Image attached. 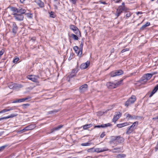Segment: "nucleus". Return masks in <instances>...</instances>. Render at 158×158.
Returning a JSON list of instances; mask_svg holds the SVG:
<instances>
[{"label":"nucleus","mask_w":158,"mask_h":158,"mask_svg":"<svg viewBox=\"0 0 158 158\" xmlns=\"http://www.w3.org/2000/svg\"><path fill=\"white\" fill-rule=\"evenodd\" d=\"M12 102L13 103H18V102H19V101L18 99L17 100H16L13 101Z\"/></svg>","instance_id":"052dcab7"},{"label":"nucleus","mask_w":158,"mask_h":158,"mask_svg":"<svg viewBox=\"0 0 158 158\" xmlns=\"http://www.w3.org/2000/svg\"><path fill=\"white\" fill-rule=\"evenodd\" d=\"M136 100V98L135 96L133 95L131 97L129 98L125 102V105L127 107L133 103Z\"/></svg>","instance_id":"f257e3e1"},{"label":"nucleus","mask_w":158,"mask_h":158,"mask_svg":"<svg viewBox=\"0 0 158 158\" xmlns=\"http://www.w3.org/2000/svg\"><path fill=\"white\" fill-rule=\"evenodd\" d=\"M120 1V0H118L116 1L115 2H116V3H118V2H119V1Z\"/></svg>","instance_id":"774afa93"},{"label":"nucleus","mask_w":158,"mask_h":158,"mask_svg":"<svg viewBox=\"0 0 158 158\" xmlns=\"http://www.w3.org/2000/svg\"><path fill=\"white\" fill-rule=\"evenodd\" d=\"M8 111V110L7 109H4L0 111V114L1 113H4Z\"/></svg>","instance_id":"37998d69"},{"label":"nucleus","mask_w":158,"mask_h":158,"mask_svg":"<svg viewBox=\"0 0 158 158\" xmlns=\"http://www.w3.org/2000/svg\"><path fill=\"white\" fill-rule=\"evenodd\" d=\"M58 112V110H53V111H50L49 112H50V113H56V112Z\"/></svg>","instance_id":"603ef678"},{"label":"nucleus","mask_w":158,"mask_h":158,"mask_svg":"<svg viewBox=\"0 0 158 158\" xmlns=\"http://www.w3.org/2000/svg\"><path fill=\"white\" fill-rule=\"evenodd\" d=\"M27 78L33 82H37L38 79L39 77L38 76L31 75L28 76Z\"/></svg>","instance_id":"20e7f679"},{"label":"nucleus","mask_w":158,"mask_h":158,"mask_svg":"<svg viewBox=\"0 0 158 158\" xmlns=\"http://www.w3.org/2000/svg\"><path fill=\"white\" fill-rule=\"evenodd\" d=\"M78 49L79 48L77 46H75L73 47V49L76 52L77 54L78 53V52H79V51L78 50Z\"/></svg>","instance_id":"e433bc0d"},{"label":"nucleus","mask_w":158,"mask_h":158,"mask_svg":"<svg viewBox=\"0 0 158 158\" xmlns=\"http://www.w3.org/2000/svg\"><path fill=\"white\" fill-rule=\"evenodd\" d=\"M144 76L148 80L152 77V75L150 73H147Z\"/></svg>","instance_id":"cd10ccee"},{"label":"nucleus","mask_w":158,"mask_h":158,"mask_svg":"<svg viewBox=\"0 0 158 158\" xmlns=\"http://www.w3.org/2000/svg\"><path fill=\"white\" fill-rule=\"evenodd\" d=\"M39 6L41 7H43L44 6V3L42 2H41Z\"/></svg>","instance_id":"13d9d810"},{"label":"nucleus","mask_w":158,"mask_h":158,"mask_svg":"<svg viewBox=\"0 0 158 158\" xmlns=\"http://www.w3.org/2000/svg\"><path fill=\"white\" fill-rule=\"evenodd\" d=\"M26 12V10L23 9L21 8L18 9V13H20V14L23 15V14H25Z\"/></svg>","instance_id":"393cba45"},{"label":"nucleus","mask_w":158,"mask_h":158,"mask_svg":"<svg viewBox=\"0 0 158 158\" xmlns=\"http://www.w3.org/2000/svg\"><path fill=\"white\" fill-rule=\"evenodd\" d=\"M153 89L156 92L157 91L158 89V84L155 86Z\"/></svg>","instance_id":"49530a36"},{"label":"nucleus","mask_w":158,"mask_h":158,"mask_svg":"<svg viewBox=\"0 0 158 158\" xmlns=\"http://www.w3.org/2000/svg\"><path fill=\"white\" fill-rule=\"evenodd\" d=\"M25 15H26L29 18H32V15L31 13H27L25 14Z\"/></svg>","instance_id":"58836bf2"},{"label":"nucleus","mask_w":158,"mask_h":158,"mask_svg":"<svg viewBox=\"0 0 158 158\" xmlns=\"http://www.w3.org/2000/svg\"><path fill=\"white\" fill-rule=\"evenodd\" d=\"M111 124L109 123L107 124H103L100 125H95L94 126V128L102 127L105 128L107 127L110 126Z\"/></svg>","instance_id":"dca6fc26"},{"label":"nucleus","mask_w":158,"mask_h":158,"mask_svg":"<svg viewBox=\"0 0 158 158\" xmlns=\"http://www.w3.org/2000/svg\"><path fill=\"white\" fill-rule=\"evenodd\" d=\"M120 148L118 147L110 150V151L112 152L113 153H119L120 152L119 150Z\"/></svg>","instance_id":"a211bd4d"},{"label":"nucleus","mask_w":158,"mask_h":158,"mask_svg":"<svg viewBox=\"0 0 158 158\" xmlns=\"http://www.w3.org/2000/svg\"><path fill=\"white\" fill-rule=\"evenodd\" d=\"M123 81V80L122 79L120 80L119 81H118L116 83H114L115 85V87L116 88L119 86H120L122 83Z\"/></svg>","instance_id":"a878e982"},{"label":"nucleus","mask_w":158,"mask_h":158,"mask_svg":"<svg viewBox=\"0 0 158 158\" xmlns=\"http://www.w3.org/2000/svg\"><path fill=\"white\" fill-rule=\"evenodd\" d=\"M106 86L109 89H113L115 88L114 83L111 82H109L106 83Z\"/></svg>","instance_id":"2eb2a0df"},{"label":"nucleus","mask_w":158,"mask_h":158,"mask_svg":"<svg viewBox=\"0 0 158 158\" xmlns=\"http://www.w3.org/2000/svg\"><path fill=\"white\" fill-rule=\"evenodd\" d=\"M148 80L147 79L145 76H144L141 78L139 81L142 84H143L147 82Z\"/></svg>","instance_id":"4be33fe9"},{"label":"nucleus","mask_w":158,"mask_h":158,"mask_svg":"<svg viewBox=\"0 0 158 158\" xmlns=\"http://www.w3.org/2000/svg\"><path fill=\"white\" fill-rule=\"evenodd\" d=\"M3 51L2 50L0 51V57H1V56L3 54Z\"/></svg>","instance_id":"864d4df0"},{"label":"nucleus","mask_w":158,"mask_h":158,"mask_svg":"<svg viewBox=\"0 0 158 158\" xmlns=\"http://www.w3.org/2000/svg\"><path fill=\"white\" fill-rule=\"evenodd\" d=\"M93 126V124H85L83 126V129L84 130H87Z\"/></svg>","instance_id":"5701e85b"},{"label":"nucleus","mask_w":158,"mask_h":158,"mask_svg":"<svg viewBox=\"0 0 158 158\" xmlns=\"http://www.w3.org/2000/svg\"><path fill=\"white\" fill-rule=\"evenodd\" d=\"M125 115L127 118H128L129 119H137L139 117L134 115H131L129 114H126Z\"/></svg>","instance_id":"f3484780"},{"label":"nucleus","mask_w":158,"mask_h":158,"mask_svg":"<svg viewBox=\"0 0 158 158\" xmlns=\"http://www.w3.org/2000/svg\"><path fill=\"white\" fill-rule=\"evenodd\" d=\"M153 119H158V116L156 117L153 118Z\"/></svg>","instance_id":"338daca9"},{"label":"nucleus","mask_w":158,"mask_h":158,"mask_svg":"<svg viewBox=\"0 0 158 158\" xmlns=\"http://www.w3.org/2000/svg\"><path fill=\"white\" fill-rule=\"evenodd\" d=\"M122 113L120 112H118L117 114H115L112 119L113 121L115 123L121 116Z\"/></svg>","instance_id":"9b49d317"},{"label":"nucleus","mask_w":158,"mask_h":158,"mask_svg":"<svg viewBox=\"0 0 158 158\" xmlns=\"http://www.w3.org/2000/svg\"><path fill=\"white\" fill-rule=\"evenodd\" d=\"M89 64L90 62L89 61H87L85 63L82 64L80 66V68L82 69H85L88 67Z\"/></svg>","instance_id":"9d476101"},{"label":"nucleus","mask_w":158,"mask_h":158,"mask_svg":"<svg viewBox=\"0 0 158 158\" xmlns=\"http://www.w3.org/2000/svg\"><path fill=\"white\" fill-rule=\"evenodd\" d=\"M71 37L75 40H77L78 39V37L74 34H71Z\"/></svg>","instance_id":"f704fd0d"},{"label":"nucleus","mask_w":158,"mask_h":158,"mask_svg":"<svg viewBox=\"0 0 158 158\" xmlns=\"http://www.w3.org/2000/svg\"><path fill=\"white\" fill-rule=\"evenodd\" d=\"M83 47V43L81 42V44L80 45L79 50L78 52V55H81L82 54V51Z\"/></svg>","instance_id":"aec40b11"},{"label":"nucleus","mask_w":158,"mask_h":158,"mask_svg":"<svg viewBox=\"0 0 158 158\" xmlns=\"http://www.w3.org/2000/svg\"><path fill=\"white\" fill-rule=\"evenodd\" d=\"M29 104H23L22 105V106H29Z\"/></svg>","instance_id":"0e129e2a"},{"label":"nucleus","mask_w":158,"mask_h":158,"mask_svg":"<svg viewBox=\"0 0 158 158\" xmlns=\"http://www.w3.org/2000/svg\"><path fill=\"white\" fill-rule=\"evenodd\" d=\"M70 1L73 4H75L76 3L77 0H70Z\"/></svg>","instance_id":"3c124183"},{"label":"nucleus","mask_w":158,"mask_h":158,"mask_svg":"<svg viewBox=\"0 0 158 158\" xmlns=\"http://www.w3.org/2000/svg\"><path fill=\"white\" fill-rule=\"evenodd\" d=\"M88 85L85 84L81 86L79 88L80 91L81 93H83L87 90Z\"/></svg>","instance_id":"f8f14e48"},{"label":"nucleus","mask_w":158,"mask_h":158,"mask_svg":"<svg viewBox=\"0 0 158 158\" xmlns=\"http://www.w3.org/2000/svg\"><path fill=\"white\" fill-rule=\"evenodd\" d=\"M135 129L133 128H132L130 126V127L128 128L127 131L126 132V134H130Z\"/></svg>","instance_id":"b1692460"},{"label":"nucleus","mask_w":158,"mask_h":158,"mask_svg":"<svg viewBox=\"0 0 158 158\" xmlns=\"http://www.w3.org/2000/svg\"><path fill=\"white\" fill-rule=\"evenodd\" d=\"M30 98H31L30 97H26V98H22L21 99H18V100L19 101V102H23L24 101H25L26 100H27L29 99H30Z\"/></svg>","instance_id":"c85d7f7f"},{"label":"nucleus","mask_w":158,"mask_h":158,"mask_svg":"<svg viewBox=\"0 0 158 158\" xmlns=\"http://www.w3.org/2000/svg\"><path fill=\"white\" fill-rule=\"evenodd\" d=\"M105 133L104 132L102 133L100 135L101 138H102L105 135Z\"/></svg>","instance_id":"8fccbe9b"},{"label":"nucleus","mask_w":158,"mask_h":158,"mask_svg":"<svg viewBox=\"0 0 158 158\" xmlns=\"http://www.w3.org/2000/svg\"><path fill=\"white\" fill-rule=\"evenodd\" d=\"M50 14V16L51 17L54 18L55 17V15L54 14V13L53 12L51 11L49 13Z\"/></svg>","instance_id":"4c0bfd02"},{"label":"nucleus","mask_w":158,"mask_h":158,"mask_svg":"<svg viewBox=\"0 0 158 158\" xmlns=\"http://www.w3.org/2000/svg\"><path fill=\"white\" fill-rule=\"evenodd\" d=\"M123 10L122 6H120L118 7V8L115 14V15L117 16V18L120 15V14L122 13Z\"/></svg>","instance_id":"6e6552de"},{"label":"nucleus","mask_w":158,"mask_h":158,"mask_svg":"<svg viewBox=\"0 0 158 158\" xmlns=\"http://www.w3.org/2000/svg\"><path fill=\"white\" fill-rule=\"evenodd\" d=\"M18 29V27L15 22L12 23V31L15 34H16Z\"/></svg>","instance_id":"ddd939ff"},{"label":"nucleus","mask_w":158,"mask_h":158,"mask_svg":"<svg viewBox=\"0 0 158 158\" xmlns=\"http://www.w3.org/2000/svg\"><path fill=\"white\" fill-rule=\"evenodd\" d=\"M146 27L144 25H143L140 28V30H143L145 29V28Z\"/></svg>","instance_id":"09e8293b"},{"label":"nucleus","mask_w":158,"mask_h":158,"mask_svg":"<svg viewBox=\"0 0 158 158\" xmlns=\"http://www.w3.org/2000/svg\"><path fill=\"white\" fill-rule=\"evenodd\" d=\"M7 119L6 117L0 118V121L1 120H3L4 119Z\"/></svg>","instance_id":"bf43d9fd"},{"label":"nucleus","mask_w":158,"mask_h":158,"mask_svg":"<svg viewBox=\"0 0 158 158\" xmlns=\"http://www.w3.org/2000/svg\"><path fill=\"white\" fill-rule=\"evenodd\" d=\"M123 9H124L123 11H126L127 10V9L124 6H123Z\"/></svg>","instance_id":"4d7b16f0"},{"label":"nucleus","mask_w":158,"mask_h":158,"mask_svg":"<svg viewBox=\"0 0 158 158\" xmlns=\"http://www.w3.org/2000/svg\"><path fill=\"white\" fill-rule=\"evenodd\" d=\"M124 139L120 136H118L114 137L113 140H116L118 143H122L124 141Z\"/></svg>","instance_id":"39448f33"},{"label":"nucleus","mask_w":158,"mask_h":158,"mask_svg":"<svg viewBox=\"0 0 158 158\" xmlns=\"http://www.w3.org/2000/svg\"><path fill=\"white\" fill-rule=\"evenodd\" d=\"M25 0H20V1L21 3H23Z\"/></svg>","instance_id":"69168bd1"},{"label":"nucleus","mask_w":158,"mask_h":158,"mask_svg":"<svg viewBox=\"0 0 158 158\" xmlns=\"http://www.w3.org/2000/svg\"><path fill=\"white\" fill-rule=\"evenodd\" d=\"M11 10L13 12V15H14V14H17L18 12V9L14 7H12L11 8Z\"/></svg>","instance_id":"6ab92c4d"},{"label":"nucleus","mask_w":158,"mask_h":158,"mask_svg":"<svg viewBox=\"0 0 158 158\" xmlns=\"http://www.w3.org/2000/svg\"><path fill=\"white\" fill-rule=\"evenodd\" d=\"M8 108H9V109H8V111L13 110L14 109V108L13 107H9Z\"/></svg>","instance_id":"6e6d98bb"},{"label":"nucleus","mask_w":158,"mask_h":158,"mask_svg":"<svg viewBox=\"0 0 158 158\" xmlns=\"http://www.w3.org/2000/svg\"><path fill=\"white\" fill-rule=\"evenodd\" d=\"M14 17L15 19L18 21H22L24 17L23 15L20 14H14Z\"/></svg>","instance_id":"423d86ee"},{"label":"nucleus","mask_w":158,"mask_h":158,"mask_svg":"<svg viewBox=\"0 0 158 158\" xmlns=\"http://www.w3.org/2000/svg\"><path fill=\"white\" fill-rule=\"evenodd\" d=\"M131 14L129 12H127L126 16L127 18H129L131 15Z\"/></svg>","instance_id":"a19ab883"},{"label":"nucleus","mask_w":158,"mask_h":158,"mask_svg":"<svg viewBox=\"0 0 158 158\" xmlns=\"http://www.w3.org/2000/svg\"><path fill=\"white\" fill-rule=\"evenodd\" d=\"M19 60V58L18 57H16L13 60V62L14 63H16Z\"/></svg>","instance_id":"ea45409f"},{"label":"nucleus","mask_w":158,"mask_h":158,"mask_svg":"<svg viewBox=\"0 0 158 158\" xmlns=\"http://www.w3.org/2000/svg\"><path fill=\"white\" fill-rule=\"evenodd\" d=\"M138 124V122L136 121L133 123V124L131 126V127L135 129L136 127Z\"/></svg>","instance_id":"bb28decb"},{"label":"nucleus","mask_w":158,"mask_h":158,"mask_svg":"<svg viewBox=\"0 0 158 158\" xmlns=\"http://www.w3.org/2000/svg\"><path fill=\"white\" fill-rule=\"evenodd\" d=\"M18 115V114H10V116H6L7 119L10 118H13L15 117H16Z\"/></svg>","instance_id":"2f4dec72"},{"label":"nucleus","mask_w":158,"mask_h":158,"mask_svg":"<svg viewBox=\"0 0 158 158\" xmlns=\"http://www.w3.org/2000/svg\"><path fill=\"white\" fill-rule=\"evenodd\" d=\"M91 144V143L89 142L86 143H82L81 144V145L83 146H89Z\"/></svg>","instance_id":"473e14b6"},{"label":"nucleus","mask_w":158,"mask_h":158,"mask_svg":"<svg viewBox=\"0 0 158 158\" xmlns=\"http://www.w3.org/2000/svg\"><path fill=\"white\" fill-rule=\"evenodd\" d=\"M156 93L155 91H154V89L152 91L150 94V95H149V97H151L152 96V95Z\"/></svg>","instance_id":"c03bdc74"},{"label":"nucleus","mask_w":158,"mask_h":158,"mask_svg":"<svg viewBox=\"0 0 158 158\" xmlns=\"http://www.w3.org/2000/svg\"><path fill=\"white\" fill-rule=\"evenodd\" d=\"M137 14L138 15L139 14H142V12H136Z\"/></svg>","instance_id":"e2e57ef3"},{"label":"nucleus","mask_w":158,"mask_h":158,"mask_svg":"<svg viewBox=\"0 0 158 158\" xmlns=\"http://www.w3.org/2000/svg\"><path fill=\"white\" fill-rule=\"evenodd\" d=\"M15 84H13L12 83H11L9 85V88L10 89H13L15 87Z\"/></svg>","instance_id":"72a5a7b5"},{"label":"nucleus","mask_w":158,"mask_h":158,"mask_svg":"<svg viewBox=\"0 0 158 158\" xmlns=\"http://www.w3.org/2000/svg\"><path fill=\"white\" fill-rule=\"evenodd\" d=\"M153 89L156 92L157 91L158 89V84L155 86Z\"/></svg>","instance_id":"a18cd8bd"},{"label":"nucleus","mask_w":158,"mask_h":158,"mask_svg":"<svg viewBox=\"0 0 158 158\" xmlns=\"http://www.w3.org/2000/svg\"><path fill=\"white\" fill-rule=\"evenodd\" d=\"M129 125V124H128V123L126 122L123 123L121 124H117V126L118 128H121L126 126L128 125Z\"/></svg>","instance_id":"412c9836"},{"label":"nucleus","mask_w":158,"mask_h":158,"mask_svg":"<svg viewBox=\"0 0 158 158\" xmlns=\"http://www.w3.org/2000/svg\"><path fill=\"white\" fill-rule=\"evenodd\" d=\"M128 50H129V48H127L126 49H124L122 50V51H121V52L123 53V52H124L127 51H128Z\"/></svg>","instance_id":"de8ad7c7"},{"label":"nucleus","mask_w":158,"mask_h":158,"mask_svg":"<svg viewBox=\"0 0 158 158\" xmlns=\"http://www.w3.org/2000/svg\"><path fill=\"white\" fill-rule=\"evenodd\" d=\"M70 29L73 31L74 33L76 34H77L78 33L80 34V32L78 28L74 25H71L70 26Z\"/></svg>","instance_id":"0eeeda50"},{"label":"nucleus","mask_w":158,"mask_h":158,"mask_svg":"<svg viewBox=\"0 0 158 158\" xmlns=\"http://www.w3.org/2000/svg\"><path fill=\"white\" fill-rule=\"evenodd\" d=\"M100 2L101 3H102V4H106V2H102V1H100Z\"/></svg>","instance_id":"680f3d73"},{"label":"nucleus","mask_w":158,"mask_h":158,"mask_svg":"<svg viewBox=\"0 0 158 158\" xmlns=\"http://www.w3.org/2000/svg\"><path fill=\"white\" fill-rule=\"evenodd\" d=\"M7 146V145H4L0 147V151H2Z\"/></svg>","instance_id":"79ce46f5"},{"label":"nucleus","mask_w":158,"mask_h":158,"mask_svg":"<svg viewBox=\"0 0 158 158\" xmlns=\"http://www.w3.org/2000/svg\"><path fill=\"white\" fill-rule=\"evenodd\" d=\"M63 127L62 125H60L57 127H54L53 129H52V132L56 130H58L61 128Z\"/></svg>","instance_id":"c756f323"},{"label":"nucleus","mask_w":158,"mask_h":158,"mask_svg":"<svg viewBox=\"0 0 158 158\" xmlns=\"http://www.w3.org/2000/svg\"><path fill=\"white\" fill-rule=\"evenodd\" d=\"M94 151H95V148H90L88 149L87 150V152H95Z\"/></svg>","instance_id":"c9c22d12"},{"label":"nucleus","mask_w":158,"mask_h":158,"mask_svg":"<svg viewBox=\"0 0 158 158\" xmlns=\"http://www.w3.org/2000/svg\"><path fill=\"white\" fill-rule=\"evenodd\" d=\"M78 71V68L77 67L73 69L71 73L69 76V78H71L75 76V74Z\"/></svg>","instance_id":"1a4fd4ad"},{"label":"nucleus","mask_w":158,"mask_h":158,"mask_svg":"<svg viewBox=\"0 0 158 158\" xmlns=\"http://www.w3.org/2000/svg\"><path fill=\"white\" fill-rule=\"evenodd\" d=\"M35 127L36 126L35 124L30 125L25 127L23 130L19 131L18 132L19 133H22L25 132L26 131L32 130L35 128Z\"/></svg>","instance_id":"7ed1b4c3"},{"label":"nucleus","mask_w":158,"mask_h":158,"mask_svg":"<svg viewBox=\"0 0 158 158\" xmlns=\"http://www.w3.org/2000/svg\"><path fill=\"white\" fill-rule=\"evenodd\" d=\"M126 156L125 154H118L116 157L117 158H123L126 157Z\"/></svg>","instance_id":"7c9ffc66"},{"label":"nucleus","mask_w":158,"mask_h":158,"mask_svg":"<svg viewBox=\"0 0 158 158\" xmlns=\"http://www.w3.org/2000/svg\"><path fill=\"white\" fill-rule=\"evenodd\" d=\"M146 27L149 26L150 25V23L149 22H147L146 24L144 25Z\"/></svg>","instance_id":"5fc2aeb1"},{"label":"nucleus","mask_w":158,"mask_h":158,"mask_svg":"<svg viewBox=\"0 0 158 158\" xmlns=\"http://www.w3.org/2000/svg\"><path fill=\"white\" fill-rule=\"evenodd\" d=\"M123 73V71L122 70L119 69L112 71L110 73V75L111 77H113L121 75Z\"/></svg>","instance_id":"f03ea898"},{"label":"nucleus","mask_w":158,"mask_h":158,"mask_svg":"<svg viewBox=\"0 0 158 158\" xmlns=\"http://www.w3.org/2000/svg\"><path fill=\"white\" fill-rule=\"evenodd\" d=\"M109 149L106 148H103V149L99 148H95V152H103L105 151H107Z\"/></svg>","instance_id":"4468645a"}]
</instances>
